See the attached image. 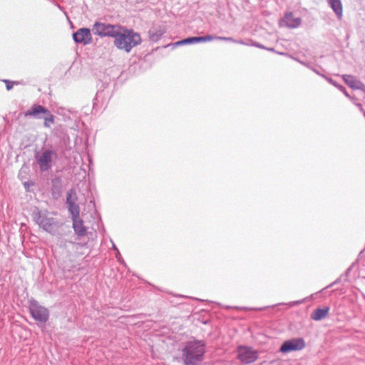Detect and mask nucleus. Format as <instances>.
<instances>
[{
	"label": "nucleus",
	"mask_w": 365,
	"mask_h": 365,
	"mask_svg": "<svg viewBox=\"0 0 365 365\" xmlns=\"http://www.w3.org/2000/svg\"><path fill=\"white\" fill-rule=\"evenodd\" d=\"M142 42L140 35L133 29H128L120 26L115 37L114 38V46L119 50L130 53L131 50L140 45Z\"/></svg>",
	"instance_id": "f257e3e1"
},
{
	"label": "nucleus",
	"mask_w": 365,
	"mask_h": 365,
	"mask_svg": "<svg viewBox=\"0 0 365 365\" xmlns=\"http://www.w3.org/2000/svg\"><path fill=\"white\" fill-rule=\"evenodd\" d=\"M182 359L185 365H199L203 360L205 344L202 341L187 342L182 351Z\"/></svg>",
	"instance_id": "f03ea898"
},
{
	"label": "nucleus",
	"mask_w": 365,
	"mask_h": 365,
	"mask_svg": "<svg viewBox=\"0 0 365 365\" xmlns=\"http://www.w3.org/2000/svg\"><path fill=\"white\" fill-rule=\"evenodd\" d=\"M33 217L40 227L49 233L53 234L59 227V223L54 218L42 215L38 210L34 212Z\"/></svg>",
	"instance_id": "7ed1b4c3"
},
{
	"label": "nucleus",
	"mask_w": 365,
	"mask_h": 365,
	"mask_svg": "<svg viewBox=\"0 0 365 365\" xmlns=\"http://www.w3.org/2000/svg\"><path fill=\"white\" fill-rule=\"evenodd\" d=\"M29 312L34 319L38 322L45 323L48 320L49 311L45 307L41 306L36 299L29 301Z\"/></svg>",
	"instance_id": "20e7f679"
},
{
	"label": "nucleus",
	"mask_w": 365,
	"mask_h": 365,
	"mask_svg": "<svg viewBox=\"0 0 365 365\" xmlns=\"http://www.w3.org/2000/svg\"><path fill=\"white\" fill-rule=\"evenodd\" d=\"M120 26L96 21L93 26L92 31L100 37L115 38Z\"/></svg>",
	"instance_id": "39448f33"
},
{
	"label": "nucleus",
	"mask_w": 365,
	"mask_h": 365,
	"mask_svg": "<svg viewBox=\"0 0 365 365\" xmlns=\"http://www.w3.org/2000/svg\"><path fill=\"white\" fill-rule=\"evenodd\" d=\"M237 358L243 364H251L258 359V351L250 346H239L237 349Z\"/></svg>",
	"instance_id": "423d86ee"
},
{
	"label": "nucleus",
	"mask_w": 365,
	"mask_h": 365,
	"mask_svg": "<svg viewBox=\"0 0 365 365\" xmlns=\"http://www.w3.org/2000/svg\"><path fill=\"white\" fill-rule=\"evenodd\" d=\"M56 156V153L53 150H46L41 155L36 157L37 163L41 172L49 170L52 167L53 158Z\"/></svg>",
	"instance_id": "0eeeda50"
},
{
	"label": "nucleus",
	"mask_w": 365,
	"mask_h": 365,
	"mask_svg": "<svg viewBox=\"0 0 365 365\" xmlns=\"http://www.w3.org/2000/svg\"><path fill=\"white\" fill-rule=\"evenodd\" d=\"M305 347V342L302 338H294L285 341L281 346L279 351L282 353H288L293 351H299Z\"/></svg>",
	"instance_id": "6e6552de"
},
{
	"label": "nucleus",
	"mask_w": 365,
	"mask_h": 365,
	"mask_svg": "<svg viewBox=\"0 0 365 365\" xmlns=\"http://www.w3.org/2000/svg\"><path fill=\"white\" fill-rule=\"evenodd\" d=\"M73 39L75 43L83 46L90 44L92 42L91 30L88 28H81L73 34Z\"/></svg>",
	"instance_id": "1a4fd4ad"
},
{
	"label": "nucleus",
	"mask_w": 365,
	"mask_h": 365,
	"mask_svg": "<svg viewBox=\"0 0 365 365\" xmlns=\"http://www.w3.org/2000/svg\"><path fill=\"white\" fill-rule=\"evenodd\" d=\"M302 24L300 17L294 16L292 12H287L280 21V26L289 29H296Z\"/></svg>",
	"instance_id": "9d476101"
},
{
	"label": "nucleus",
	"mask_w": 365,
	"mask_h": 365,
	"mask_svg": "<svg viewBox=\"0 0 365 365\" xmlns=\"http://www.w3.org/2000/svg\"><path fill=\"white\" fill-rule=\"evenodd\" d=\"M46 113H48L47 108L41 105L34 104L25 112L24 115L26 117L33 116L35 118L39 119L41 118V114H45Z\"/></svg>",
	"instance_id": "9b49d317"
},
{
	"label": "nucleus",
	"mask_w": 365,
	"mask_h": 365,
	"mask_svg": "<svg viewBox=\"0 0 365 365\" xmlns=\"http://www.w3.org/2000/svg\"><path fill=\"white\" fill-rule=\"evenodd\" d=\"M343 80L351 88L364 91L365 85L355 76L351 75H343Z\"/></svg>",
	"instance_id": "f8f14e48"
},
{
	"label": "nucleus",
	"mask_w": 365,
	"mask_h": 365,
	"mask_svg": "<svg viewBox=\"0 0 365 365\" xmlns=\"http://www.w3.org/2000/svg\"><path fill=\"white\" fill-rule=\"evenodd\" d=\"M329 310V307H317L312 312L311 319L314 321H321L328 316Z\"/></svg>",
	"instance_id": "ddd939ff"
},
{
	"label": "nucleus",
	"mask_w": 365,
	"mask_h": 365,
	"mask_svg": "<svg viewBox=\"0 0 365 365\" xmlns=\"http://www.w3.org/2000/svg\"><path fill=\"white\" fill-rule=\"evenodd\" d=\"M73 228L75 232V234L78 237L85 236L87 233V229L83 225V220L78 217L77 219H73Z\"/></svg>",
	"instance_id": "4468645a"
},
{
	"label": "nucleus",
	"mask_w": 365,
	"mask_h": 365,
	"mask_svg": "<svg viewBox=\"0 0 365 365\" xmlns=\"http://www.w3.org/2000/svg\"><path fill=\"white\" fill-rule=\"evenodd\" d=\"M327 2L337 18L341 19L343 16V7L341 0H327Z\"/></svg>",
	"instance_id": "2eb2a0df"
},
{
	"label": "nucleus",
	"mask_w": 365,
	"mask_h": 365,
	"mask_svg": "<svg viewBox=\"0 0 365 365\" xmlns=\"http://www.w3.org/2000/svg\"><path fill=\"white\" fill-rule=\"evenodd\" d=\"M165 31L163 28L150 29L148 31L150 41L152 42L158 41L165 34Z\"/></svg>",
	"instance_id": "dca6fc26"
},
{
	"label": "nucleus",
	"mask_w": 365,
	"mask_h": 365,
	"mask_svg": "<svg viewBox=\"0 0 365 365\" xmlns=\"http://www.w3.org/2000/svg\"><path fill=\"white\" fill-rule=\"evenodd\" d=\"M62 187V180L59 177L54 178L51 180V190L53 195L59 194Z\"/></svg>",
	"instance_id": "f3484780"
},
{
	"label": "nucleus",
	"mask_w": 365,
	"mask_h": 365,
	"mask_svg": "<svg viewBox=\"0 0 365 365\" xmlns=\"http://www.w3.org/2000/svg\"><path fill=\"white\" fill-rule=\"evenodd\" d=\"M68 210L71 215L72 220L80 217V207L76 202L68 205Z\"/></svg>",
	"instance_id": "a211bd4d"
},
{
	"label": "nucleus",
	"mask_w": 365,
	"mask_h": 365,
	"mask_svg": "<svg viewBox=\"0 0 365 365\" xmlns=\"http://www.w3.org/2000/svg\"><path fill=\"white\" fill-rule=\"evenodd\" d=\"M201 43L200 42V36H192L189 37L185 39H182L181 41H179L175 43V45H186V44H193V43Z\"/></svg>",
	"instance_id": "6ab92c4d"
},
{
	"label": "nucleus",
	"mask_w": 365,
	"mask_h": 365,
	"mask_svg": "<svg viewBox=\"0 0 365 365\" xmlns=\"http://www.w3.org/2000/svg\"><path fill=\"white\" fill-rule=\"evenodd\" d=\"M43 125L46 128H49L51 124L54 123V116L48 110V113H45Z\"/></svg>",
	"instance_id": "aec40b11"
},
{
	"label": "nucleus",
	"mask_w": 365,
	"mask_h": 365,
	"mask_svg": "<svg viewBox=\"0 0 365 365\" xmlns=\"http://www.w3.org/2000/svg\"><path fill=\"white\" fill-rule=\"evenodd\" d=\"M76 195L74 194L73 196L72 190L68 192L67 193V195H66V204H67V205L68 206L71 204H73V203L76 202Z\"/></svg>",
	"instance_id": "412c9836"
},
{
	"label": "nucleus",
	"mask_w": 365,
	"mask_h": 365,
	"mask_svg": "<svg viewBox=\"0 0 365 365\" xmlns=\"http://www.w3.org/2000/svg\"><path fill=\"white\" fill-rule=\"evenodd\" d=\"M200 42L203 43V42L210 41H212V40H219V37L220 36H218L207 35V36H200Z\"/></svg>",
	"instance_id": "4be33fe9"
},
{
	"label": "nucleus",
	"mask_w": 365,
	"mask_h": 365,
	"mask_svg": "<svg viewBox=\"0 0 365 365\" xmlns=\"http://www.w3.org/2000/svg\"><path fill=\"white\" fill-rule=\"evenodd\" d=\"M323 78H324L329 83L337 88L339 90H344V87L341 85H339L334 80H333L331 78H329L326 76H323Z\"/></svg>",
	"instance_id": "5701e85b"
},
{
	"label": "nucleus",
	"mask_w": 365,
	"mask_h": 365,
	"mask_svg": "<svg viewBox=\"0 0 365 365\" xmlns=\"http://www.w3.org/2000/svg\"><path fill=\"white\" fill-rule=\"evenodd\" d=\"M252 40H251V39H248L247 41L237 40V41H236V43L249 46H252Z\"/></svg>",
	"instance_id": "b1692460"
},
{
	"label": "nucleus",
	"mask_w": 365,
	"mask_h": 365,
	"mask_svg": "<svg viewBox=\"0 0 365 365\" xmlns=\"http://www.w3.org/2000/svg\"><path fill=\"white\" fill-rule=\"evenodd\" d=\"M4 82L6 83V87L8 91L11 90L16 82L11 81L9 80H4Z\"/></svg>",
	"instance_id": "393cba45"
},
{
	"label": "nucleus",
	"mask_w": 365,
	"mask_h": 365,
	"mask_svg": "<svg viewBox=\"0 0 365 365\" xmlns=\"http://www.w3.org/2000/svg\"><path fill=\"white\" fill-rule=\"evenodd\" d=\"M219 40L229 41V42H233L235 43H236V41H237V40H235L232 37H224V36H220Z\"/></svg>",
	"instance_id": "a878e982"
},
{
	"label": "nucleus",
	"mask_w": 365,
	"mask_h": 365,
	"mask_svg": "<svg viewBox=\"0 0 365 365\" xmlns=\"http://www.w3.org/2000/svg\"><path fill=\"white\" fill-rule=\"evenodd\" d=\"M115 258L117 259V260L122 264H125V262L124 260L123 259L122 257H121V255L119 252V250H117V252H115Z\"/></svg>",
	"instance_id": "bb28decb"
},
{
	"label": "nucleus",
	"mask_w": 365,
	"mask_h": 365,
	"mask_svg": "<svg viewBox=\"0 0 365 365\" xmlns=\"http://www.w3.org/2000/svg\"><path fill=\"white\" fill-rule=\"evenodd\" d=\"M252 46H255V47H257V48H266L265 46H264L263 45L260 44L259 43H257V42H253L252 43Z\"/></svg>",
	"instance_id": "cd10ccee"
},
{
	"label": "nucleus",
	"mask_w": 365,
	"mask_h": 365,
	"mask_svg": "<svg viewBox=\"0 0 365 365\" xmlns=\"http://www.w3.org/2000/svg\"><path fill=\"white\" fill-rule=\"evenodd\" d=\"M302 302H303L302 300L294 301V302H289V303L288 304V305H289V307H292V306H294V305H298V304H299L302 303Z\"/></svg>",
	"instance_id": "c85d7f7f"
},
{
	"label": "nucleus",
	"mask_w": 365,
	"mask_h": 365,
	"mask_svg": "<svg viewBox=\"0 0 365 365\" xmlns=\"http://www.w3.org/2000/svg\"><path fill=\"white\" fill-rule=\"evenodd\" d=\"M307 67H308L309 68H310L312 71H314L315 73H317V75L321 76H322V77H323V76H324V74H322V73H321L318 70L315 69V68H313V67L309 66L308 64H307Z\"/></svg>",
	"instance_id": "c756f323"
},
{
	"label": "nucleus",
	"mask_w": 365,
	"mask_h": 365,
	"mask_svg": "<svg viewBox=\"0 0 365 365\" xmlns=\"http://www.w3.org/2000/svg\"><path fill=\"white\" fill-rule=\"evenodd\" d=\"M355 105H356V107H357V108H359L361 112H363V113L364 112V109H363V106H362V104L359 103H355Z\"/></svg>",
	"instance_id": "7c9ffc66"
},
{
	"label": "nucleus",
	"mask_w": 365,
	"mask_h": 365,
	"mask_svg": "<svg viewBox=\"0 0 365 365\" xmlns=\"http://www.w3.org/2000/svg\"><path fill=\"white\" fill-rule=\"evenodd\" d=\"M341 91L343 92V93L349 98H351V96H349V94L348 93V92L346 91V89L344 88V90H340Z\"/></svg>",
	"instance_id": "2f4dec72"
},
{
	"label": "nucleus",
	"mask_w": 365,
	"mask_h": 365,
	"mask_svg": "<svg viewBox=\"0 0 365 365\" xmlns=\"http://www.w3.org/2000/svg\"><path fill=\"white\" fill-rule=\"evenodd\" d=\"M112 244H113V250H114L115 252H117V250H118V248L116 247V246L115 245V244H114L113 242H112Z\"/></svg>",
	"instance_id": "473e14b6"
},
{
	"label": "nucleus",
	"mask_w": 365,
	"mask_h": 365,
	"mask_svg": "<svg viewBox=\"0 0 365 365\" xmlns=\"http://www.w3.org/2000/svg\"><path fill=\"white\" fill-rule=\"evenodd\" d=\"M265 49H267V48ZM267 50L271 51H274V48H267Z\"/></svg>",
	"instance_id": "72a5a7b5"
},
{
	"label": "nucleus",
	"mask_w": 365,
	"mask_h": 365,
	"mask_svg": "<svg viewBox=\"0 0 365 365\" xmlns=\"http://www.w3.org/2000/svg\"><path fill=\"white\" fill-rule=\"evenodd\" d=\"M299 62L300 63H302V64L304 65V66H307V64H306L304 62H302V61H299Z\"/></svg>",
	"instance_id": "f704fd0d"
},
{
	"label": "nucleus",
	"mask_w": 365,
	"mask_h": 365,
	"mask_svg": "<svg viewBox=\"0 0 365 365\" xmlns=\"http://www.w3.org/2000/svg\"><path fill=\"white\" fill-rule=\"evenodd\" d=\"M57 6H58L60 9H62V7H61L59 4H57Z\"/></svg>",
	"instance_id": "c9c22d12"
},
{
	"label": "nucleus",
	"mask_w": 365,
	"mask_h": 365,
	"mask_svg": "<svg viewBox=\"0 0 365 365\" xmlns=\"http://www.w3.org/2000/svg\"><path fill=\"white\" fill-rule=\"evenodd\" d=\"M364 116H365V111L364 112Z\"/></svg>",
	"instance_id": "e433bc0d"
}]
</instances>
